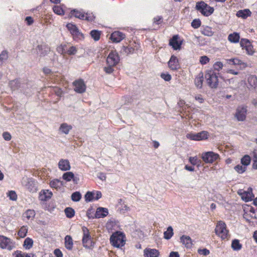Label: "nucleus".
<instances>
[{
    "label": "nucleus",
    "instance_id": "5fc2aeb1",
    "mask_svg": "<svg viewBox=\"0 0 257 257\" xmlns=\"http://www.w3.org/2000/svg\"><path fill=\"white\" fill-rule=\"evenodd\" d=\"M8 58V54L6 51H3L0 54V60L4 63L7 60Z\"/></svg>",
    "mask_w": 257,
    "mask_h": 257
},
{
    "label": "nucleus",
    "instance_id": "69168bd1",
    "mask_svg": "<svg viewBox=\"0 0 257 257\" xmlns=\"http://www.w3.org/2000/svg\"><path fill=\"white\" fill-rule=\"evenodd\" d=\"M197 159L198 158L196 156L193 157H191L189 159V161L192 165L195 166L197 164L196 161Z\"/></svg>",
    "mask_w": 257,
    "mask_h": 257
},
{
    "label": "nucleus",
    "instance_id": "f257e3e1",
    "mask_svg": "<svg viewBox=\"0 0 257 257\" xmlns=\"http://www.w3.org/2000/svg\"><path fill=\"white\" fill-rule=\"evenodd\" d=\"M110 241L112 246L117 248L121 247L125 243V235L120 231H116L111 235Z\"/></svg>",
    "mask_w": 257,
    "mask_h": 257
},
{
    "label": "nucleus",
    "instance_id": "cd10ccee",
    "mask_svg": "<svg viewBox=\"0 0 257 257\" xmlns=\"http://www.w3.org/2000/svg\"><path fill=\"white\" fill-rule=\"evenodd\" d=\"M181 242L187 247H190L192 246V240L190 236L182 235L180 237Z\"/></svg>",
    "mask_w": 257,
    "mask_h": 257
},
{
    "label": "nucleus",
    "instance_id": "5701e85b",
    "mask_svg": "<svg viewBox=\"0 0 257 257\" xmlns=\"http://www.w3.org/2000/svg\"><path fill=\"white\" fill-rule=\"evenodd\" d=\"M108 214V209L106 208L99 207L97 209L95 213V217L96 218H103Z\"/></svg>",
    "mask_w": 257,
    "mask_h": 257
},
{
    "label": "nucleus",
    "instance_id": "a18cd8bd",
    "mask_svg": "<svg viewBox=\"0 0 257 257\" xmlns=\"http://www.w3.org/2000/svg\"><path fill=\"white\" fill-rule=\"evenodd\" d=\"M74 177V174L72 172H67L65 173L62 176V178L66 181H70Z\"/></svg>",
    "mask_w": 257,
    "mask_h": 257
},
{
    "label": "nucleus",
    "instance_id": "6e6552de",
    "mask_svg": "<svg viewBox=\"0 0 257 257\" xmlns=\"http://www.w3.org/2000/svg\"><path fill=\"white\" fill-rule=\"evenodd\" d=\"M73 86H74V91L77 93H83L86 91V86L84 80L82 79L75 80L73 82Z\"/></svg>",
    "mask_w": 257,
    "mask_h": 257
},
{
    "label": "nucleus",
    "instance_id": "774afa93",
    "mask_svg": "<svg viewBox=\"0 0 257 257\" xmlns=\"http://www.w3.org/2000/svg\"><path fill=\"white\" fill-rule=\"evenodd\" d=\"M54 253L57 257H63V254L59 249H55Z\"/></svg>",
    "mask_w": 257,
    "mask_h": 257
},
{
    "label": "nucleus",
    "instance_id": "c85d7f7f",
    "mask_svg": "<svg viewBox=\"0 0 257 257\" xmlns=\"http://www.w3.org/2000/svg\"><path fill=\"white\" fill-rule=\"evenodd\" d=\"M26 184L25 185L26 188L30 191H33L36 190L34 181L32 178H28L26 181Z\"/></svg>",
    "mask_w": 257,
    "mask_h": 257
},
{
    "label": "nucleus",
    "instance_id": "c03bdc74",
    "mask_svg": "<svg viewBox=\"0 0 257 257\" xmlns=\"http://www.w3.org/2000/svg\"><path fill=\"white\" fill-rule=\"evenodd\" d=\"M27 232L28 229L27 227L23 226L19 230L18 234L20 237L24 238L26 236Z\"/></svg>",
    "mask_w": 257,
    "mask_h": 257
},
{
    "label": "nucleus",
    "instance_id": "20e7f679",
    "mask_svg": "<svg viewBox=\"0 0 257 257\" xmlns=\"http://www.w3.org/2000/svg\"><path fill=\"white\" fill-rule=\"evenodd\" d=\"M215 233L222 239H227L229 236L228 230L226 229L225 223L219 221L218 222L215 229Z\"/></svg>",
    "mask_w": 257,
    "mask_h": 257
},
{
    "label": "nucleus",
    "instance_id": "6e6d98bb",
    "mask_svg": "<svg viewBox=\"0 0 257 257\" xmlns=\"http://www.w3.org/2000/svg\"><path fill=\"white\" fill-rule=\"evenodd\" d=\"M160 76L166 81H169L172 78L171 75L169 73H161Z\"/></svg>",
    "mask_w": 257,
    "mask_h": 257
},
{
    "label": "nucleus",
    "instance_id": "680f3d73",
    "mask_svg": "<svg viewBox=\"0 0 257 257\" xmlns=\"http://www.w3.org/2000/svg\"><path fill=\"white\" fill-rule=\"evenodd\" d=\"M3 137L6 141H10L11 140L12 136L11 134L7 132H5L3 134Z\"/></svg>",
    "mask_w": 257,
    "mask_h": 257
},
{
    "label": "nucleus",
    "instance_id": "0e129e2a",
    "mask_svg": "<svg viewBox=\"0 0 257 257\" xmlns=\"http://www.w3.org/2000/svg\"><path fill=\"white\" fill-rule=\"evenodd\" d=\"M163 21V18L161 16H157L154 19V23L159 25L161 24Z\"/></svg>",
    "mask_w": 257,
    "mask_h": 257
},
{
    "label": "nucleus",
    "instance_id": "6ab92c4d",
    "mask_svg": "<svg viewBox=\"0 0 257 257\" xmlns=\"http://www.w3.org/2000/svg\"><path fill=\"white\" fill-rule=\"evenodd\" d=\"M125 38V35L119 31H115L113 32L110 36V39L113 42H120Z\"/></svg>",
    "mask_w": 257,
    "mask_h": 257
},
{
    "label": "nucleus",
    "instance_id": "dca6fc26",
    "mask_svg": "<svg viewBox=\"0 0 257 257\" xmlns=\"http://www.w3.org/2000/svg\"><path fill=\"white\" fill-rule=\"evenodd\" d=\"M71 14L77 18L81 20H86L88 21H92L94 18L93 16H88L87 14L85 15L82 12L76 10L71 11Z\"/></svg>",
    "mask_w": 257,
    "mask_h": 257
},
{
    "label": "nucleus",
    "instance_id": "ea45409f",
    "mask_svg": "<svg viewBox=\"0 0 257 257\" xmlns=\"http://www.w3.org/2000/svg\"><path fill=\"white\" fill-rule=\"evenodd\" d=\"M95 192L88 191L85 195V199L86 202H91L94 199Z\"/></svg>",
    "mask_w": 257,
    "mask_h": 257
},
{
    "label": "nucleus",
    "instance_id": "c9c22d12",
    "mask_svg": "<svg viewBox=\"0 0 257 257\" xmlns=\"http://www.w3.org/2000/svg\"><path fill=\"white\" fill-rule=\"evenodd\" d=\"M50 185L51 187L58 189L61 187L62 183L59 180L54 179L50 182Z\"/></svg>",
    "mask_w": 257,
    "mask_h": 257
},
{
    "label": "nucleus",
    "instance_id": "39448f33",
    "mask_svg": "<svg viewBox=\"0 0 257 257\" xmlns=\"http://www.w3.org/2000/svg\"><path fill=\"white\" fill-rule=\"evenodd\" d=\"M83 236L82 238V243L85 248H92L93 247L94 242L92 240L88 229L86 227H82Z\"/></svg>",
    "mask_w": 257,
    "mask_h": 257
},
{
    "label": "nucleus",
    "instance_id": "9b49d317",
    "mask_svg": "<svg viewBox=\"0 0 257 257\" xmlns=\"http://www.w3.org/2000/svg\"><path fill=\"white\" fill-rule=\"evenodd\" d=\"M187 138L194 141H201L208 138V133L202 131L197 134L189 133L186 135Z\"/></svg>",
    "mask_w": 257,
    "mask_h": 257
},
{
    "label": "nucleus",
    "instance_id": "393cba45",
    "mask_svg": "<svg viewBox=\"0 0 257 257\" xmlns=\"http://www.w3.org/2000/svg\"><path fill=\"white\" fill-rule=\"evenodd\" d=\"M228 61L229 64H231L232 63L233 65H239L240 69H244L247 66L246 63L237 58L230 59L228 60Z\"/></svg>",
    "mask_w": 257,
    "mask_h": 257
},
{
    "label": "nucleus",
    "instance_id": "37998d69",
    "mask_svg": "<svg viewBox=\"0 0 257 257\" xmlns=\"http://www.w3.org/2000/svg\"><path fill=\"white\" fill-rule=\"evenodd\" d=\"M33 241L31 238L29 237L26 238L24 242V246L26 249H30L33 246Z\"/></svg>",
    "mask_w": 257,
    "mask_h": 257
},
{
    "label": "nucleus",
    "instance_id": "72a5a7b5",
    "mask_svg": "<svg viewBox=\"0 0 257 257\" xmlns=\"http://www.w3.org/2000/svg\"><path fill=\"white\" fill-rule=\"evenodd\" d=\"M35 211L34 210L28 209L23 214V217L28 220H32L35 216Z\"/></svg>",
    "mask_w": 257,
    "mask_h": 257
},
{
    "label": "nucleus",
    "instance_id": "4468645a",
    "mask_svg": "<svg viewBox=\"0 0 257 257\" xmlns=\"http://www.w3.org/2000/svg\"><path fill=\"white\" fill-rule=\"evenodd\" d=\"M66 27L74 38H77L79 39H83V35L79 31L78 29L75 25L69 23Z\"/></svg>",
    "mask_w": 257,
    "mask_h": 257
},
{
    "label": "nucleus",
    "instance_id": "ddd939ff",
    "mask_svg": "<svg viewBox=\"0 0 257 257\" xmlns=\"http://www.w3.org/2000/svg\"><path fill=\"white\" fill-rule=\"evenodd\" d=\"M238 194L241 196L242 199L245 202H248L251 200L252 198L254 197L252 188L250 187H249L247 191H243L242 190H239Z\"/></svg>",
    "mask_w": 257,
    "mask_h": 257
},
{
    "label": "nucleus",
    "instance_id": "1a4fd4ad",
    "mask_svg": "<svg viewBox=\"0 0 257 257\" xmlns=\"http://www.w3.org/2000/svg\"><path fill=\"white\" fill-rule=\"evenodd\" d=\"M0 247L11 250L15 247V245L10 238L0 235Z\"/></svg>",
    "mask_w": 257,
    "mask_h": 257
},
{
    "label": "nucleus",
    "instance_id": "4d7b16f0",
    "mask_svg": "<svg viewBox=\"0 0 257 257\" xmlns=\"http://www.w3.org/2000/svg\"><path fill=\"white\" fill-rule=\"evenodd\" d=\"M213 67L215 70L218 71L223 67V64L221 62H216L213 65Z\"/></svg>",
    "mask_w": 257,
    "mask_h": 257
},
{
    "label": "nucleus",
    "instance_id": "f704fd0d",
    "mask_svg": "<svg viewBox=\"0 0 257 257\" xmlns=\"http://www.w3.org/2000/svg\"><path fill=\"white\" fill-rule=\"evenodd\" d=\"M173 229L172 226H169L166 231L164 232V237L166 239H170L173 235Z\"/></svg>",
    "mask_w": 257,
    "mask_h": 257
},
{
    "label": "nucleus",
    "instance_id": "f03ea898",
    "mask_svg": "<svg viewBox=\"0 0 257 257\" xmlns=\"http://www.w3.org/2000/svg\"><path fill=\"white\" fill-rule=\"evenodd\" d=\"M219 73L215 72L214 71L210 70L205 74V78L209 86L211 88H216L218 85Z\"/></svg>",
    "mask_w": 257,
    "mask_h": 257
},
{
    "label": "nucleus",
    "instance_id": "58836bf2",
    "mask_svg": "<svg viewBox=\"0 0 257 257\" xmlns=\"http://www.w3.org/2000/svg\"><path fill=\"white\" fill-rule=\"evenodd\" d=\"M231 247L234 250H239L242 247V245L238 239H234L232 241Z\"/></svg>",
    "mask_w": 257,
    "mask_h": 257
},
{
    "label": "nucleus",
    "instance_id": "052dcab7",
    "mask_svg": "<svg viewBox=\"0 0 257 257\" xmlns=\"http://www.w3.org/2000/svg\"><path fill=\"white\" fill-rule=\"evenodd\" d=\"M113 66H114L108 65L107 67H105L104 68V71L107 74H111L114 71V69L113 68Z\"/></svg>",
    "mask_w": 257,
    "mask_h": 257
},
{
    "label": "nucleus",
    "instance_id": "4c0bfd02",
    "mask_svg": "<svg viewBox=\"0 0 257 257\" xmlns=\"http://www.w3.org/2000/svg\"><path fill=\"white\" fill-rule=\"evenodd\" d=\"M64 212L67 217L71 218L75 215V211L71 207H67L65 209Z\"/></svg>",
    "mask_w": 257,
    "mask_h": 257
},
{
    "label": "nucleus",
    "instance_id": "e433bc0d",
    "mask_svg": "<svg viewBox=\"0 0 257 257\" xmlns=\"http://www.w3.org/2000/svg\"><path fill=\"white\" fill-rule=\"evenodd\" d=\"M9 86L13 90L17 89L20 86V81L18 79L12 80L9 82Z\"/></svg>",
    "mask_w": 257,
    "mask_h": 257
},
{
    "label": "nucleus",
    "instance_id": "473e14b6",
    "mask_svg": "<svg viewBox=\"0 0 257 257\" xmlns=\"http://www.w3.org/2000/svg\"><path fill=\"white\" fill-rule=\"evenodd\" d=\"M52 195L51 192H49L48 190H44L43 194H41L40 195V199L42 201H47L51 198Z\"/></svg>",
    "mask_w": 257,
    "mask_h": 257
},
{
    "label": "nucleus",
    "instance_id": "79ce46f5",
    "mask_svg": "<svg viewBox=\"0 0 257 257\" xmlns=\"http://www.w3.org/2000/svg\"><path fill=\"white\" fill-rule=\"evenodd\" d=\"M250 163V158L248 155L244 156L241 159V164L246 167Z\"/></svg>",
    "mask_w": 257,
    "mask_h": 257
},
{
    "label": "nucleus",
    "instance_id": "bf43d9fd",
    "mask_svg": "<svg viewBox=\"0 0 257 257\" xmlns=\"http://www.w3.org/2000/svg\"><path fill=\"white\" fill-rule=\"evenodd\" d=\"M209 58L206 56L200 57L199 60L200 63L203 65L207 64L209 62Z\"/></svg>",
    "mask_w": 257,
    "mask_h": 257
},
{
    "label": "nucleus",
    "instance_id": "aec40b11",
    "mask_svg": "<svg viewBox=\"0 0 257 257\" xmlns=\"http://www.w3.org/2000/svg\"><path fill=\"white\" fill-rule=\"evenodd\" d=\"M168 66L172 70H176L179 68L180 66L177 58L172 55L168 62Z\"/></svg>",
    "mask_w": 257,
    "mask_h": 257
},
{
    "label": "nucleus",
    "instance_id": "c756f323",
    "mask_svg": "<svg viewBox=\"0 0 257 257\" xmlns=\"http://www.w3.org/2000/svg\"><path fill=\"white\" fill-rule=\"evenodd\" d=\"M239 34L236 32L230 34L228 36V40L231 43H236L239 41Z\"/></svg>",
    "mask_w": 257,
    "mask_h": 257
},
{
    "label": "nucleus",
    "instance_id": "e2e57ef3",
    "mask_svg": "<svg viewBox=\"0 0 257 257\" xmlns=\"http://www.w3.org/2000/svg\"><path fill=\"white\" fill-rule=\"evenodd\" d=\"M16 255V257H30L27 254L22 253L21 251H16L14 253V255Z\"/></svg>",
    "mask_w": 257,
    "mask_h": 257
},
{
    "label": "nucleus",
    "instance_id": "a211bd4d",
    "mask_svg": "<svg viewBox=\"0 0 257 257\" xmlns=\"http://www.w3.org/2000/svg\"><path fill=\"white\" fill-rule=\"evenodd\" d=\"M247 109L244 107H238L236 111L235 117L238 121H243L245 119Z\"/></svg>",
    "mask_w": 257,
    "mask_h": 257
},
{
    "label": "nucleus",
    "instance_id": "f8f14e48",
    "mask_svg": "<svg viewBox=\"0 0 257 257\" xmlns=\"http://www.w3.org/2000/svg\"><path fill=\"white\" fill-rule=\"evenodd\" d=\"M244 211L243 217L246 221L250 223L251 218L257 220V209H254L253 207H250L248 210Z\"/></svg>",
    "mask_w": 257,
    "mask_h": 257
},
{
    "label": "nucleus",
    "instance_id": "7ed1b4c3",
    "mask_svg": "<svg viewBox=\"0 0 257 257\" xmlns=\"http://www.w3.org/2000/svg\"><path fill=\"white\" fill-rule=\"evenodd\" d=\"M196 9L203 15L206 17L211 15L214 12V8L213 7L208 6L203 1L197 3Z\"/></svg>",
    "mask_w": 257,
    "mask_h": 257
},
{
    "label": "nucleus",
    "instance_id": "603ef678",
    "mask_svg": "<svg viewBox=\"0 0 257 257\" xmlns=\"http://www.w3.org/2000/svg\"><path fill=\"white\" fill-rule=\"evenodd\" d=\"M201 33L204 35L207 36H211L213 35V33H212V31L211 30V28L209 27H207V28L204 29L201 31Z\"/></svg>",
    "mask_w": 257,
    "mask_h": 257
},
{
    "label": "nucleus",
    "instance_id": "b1692460",
    "mask_svg": "<svg viewBox=\"0 0 257 257\" xmlns=\"http://www.w3.org/2000/svg\"><path fill=\"white\" fill-rule=\"evenodd\" d=\"M203 82V74L202 72H200L195 78L194 83L197 88L201 89L202 87Z\"/></svg>",
    "mask_w": 257,
    "mask_h": 257
},
{
    "label": "nucleus",
    "instance_id": "a19ab883",
    "mask_svg": "<svg viewBox=\"0 0 257 257\" xmlns=\"http://www.w3.org/2000/svg\"><path fill=\"white\" fill-rule=\"evenodd\" d=\"M91 37L95 40L98 41L100 39V32L97 30H93L90 32Z\"/></svg>",
    "mask_w": 257,
    "mask_h": 257
},
{
    "label": "nucleus",
    "instance_id": "13d9d810",
    "mask_svg": "<svg viewBox=\"0 0 257 257\" xmlns=\"http://www.w3.org/2000/svg\"><path fill=\"white\" fill-rule=\"evenodd\" d=\"M77 52V49L74 46L70 47L67 50V53L68 55H74Z\"/></svg>",
    "mask_w": 257,
    "mask_h": 257
},
{
    "label": "nucleus",
    "instance_id": "4be33fe9",
    "mask_svg": "<svg viewBox=\"0 0 257 257\" xmlns=\"http://www.w3.org/2000/svg\"><path fill=\"white\" fill-rule=\"evenodd\" d=\"M58 168L62 171H68L70 169V164L67 159H61L58 163Z\"/></svg>",
    "mask_w": 257,
    "mask_h": 257
},
{
    "label": "nucleus",
    "instance_id": "bb28decb",
    "mask_svg": "<svg viewBox=\"0 0 257 257\" xmlns=\"http://www.w3.org/2000/svg\"><path fill=\"white\" fill-rule=\"evenodd\" d=\"M247 82L251 87L257 88V77L254 75H250L247 78Z\"/></svg>",
    "mask_w": 257,
    "mask_h": 257
},
{
    "label": "nucleus",
    "instance_id": "f3484780",
    "mask_svg": "<svg viewBox=\"0 0 257 257\" xmlns=\"http://www.w3.org/2000/svg\"><path fill=\"white\" fill-rule=\"evenodd\" d=\"M179 37L178 35H174L169 41V45L172 47L174 50L180 49L182 42L179 41Z\"/></svg>",
    "mask_w": 257,
    "mask_h": 257
},
{
    "label": "nucleus",
    "instance_id": "49530a36",
    "mask_svg": "<svg viewBox=\"0 0 257 257\" xmlns=\"http://www.w3.org/2000/svg\"><path fill=\"white\" fill-rule=\"evenodd\" d=\"M234 169L236 172H237L239 174H242L244 173L246 170V167L241 165H237L234 167Z\"/></svg>",
    "mask_w": 257,
    "mask_h": 257
},
{
    "label": "nucleus",
    "instance_id": "3c124183",
    "mask_svg": "<svg viewBox=\"0 0 257 257\" xmlns=\"http://www.w3.org/2000/svg\"><path fill=\"white\" fill-rule=\"evenodd\" d=\"M53 9L54 12L56 14L59 15L64 14V11L60 6H55L53 7Z\"/></svg>",
    "mask_w": 257,
    "mask_h": 257
},
{
    "label": "nucleus",
    "instance_id": "8fccbe9b",
    "mask_svg": "<svg viewBox=\"0 0 257 257\" xmlns=\"http://www.w3.org/2000/svg\"><path fill=\"white\" fill-rule=\"evenodd\" d=\"M7 196L9 197L10 200L13 201H16L17 199V195L14 191H9L7 193Z\"/></svg>",
    "mask_w": 257,
    "mask_h": 257
},
{
    "label": "nucleus",
    "instance_id": "de8ad7c7",
    "mask_svg": "<svg viewBox=\"0 0 257 257\" xmlns=\"http://www.w3.org/2000/svg\"><path fill=\"white\" fill-rule=\"evenodd\" d=\"M81 198V194L79 192H75L71 195V199L74 202L79 201Z\"/></svg>",
    "mask_w": 257,
    "mask_h": 257
},
{
    "label": "nucleus",
    "instance_id": "2f4dec72",
    "mask_svg": "<svg viewBox=\"0 0 257 257\" xmlns=\"http://www.w3.org/2000/svg\"><path fill=\"white\" fill-rule=\"evenodd\" d=\"M73 240L70 235H66L65 237V246L69 250H71L73 247Z\"/></svg>",
    "mask_w": 257,
    "mask_h": 257
},
{
    "label": "nucleus",
    "instance_id": "2eb2a0df",
    "mask_svg": "<svg viewBox=\"0 0 257 257\" xmlns=\"http://www.w3.org/2000/svg\"><path fill=\"white\" fill-rule=\"evenodd\" d=\"M37 54L40 57H44L47 55L50 51V47L46 44L38 45L36 48Z\"/></svg>",
    "mask_w": 257,
    "mask_h": 257
},
{
    "label": "nucleus",
    "instance_id": "a878e982",
    "mask_svg": "<svg viewBox=\"0 0 257 257\" xmlns=\"http://www.w3.org/2000/svg\"><path fill=\"white\" fill-rule=\"evenodd\" d=\"M251 13L249 9H244L242 10H239L236 13V16L239 18L245 19L248 17L251 16Z\"/></svg>",
    "mask_w": 257,
    "mask_h": 257
},
{
    "label": "nucleus",
    "instance_id": "7c9ffc66",
    "mask_svg": "<svg viewBox=\"0 0 257 257\" xmlns=\"http://www.w3.org/2000/svg\"><path fill=\"white\" fill-rule=\"evenodd\" d=\"M72 129V126L66 123H62L59 127V131L63 134H68Z\"/></svg>",
    "mask_w": 257,
    "mask_h": 257
},
{
    "label": "nucleus",
    "instance_id": "412c9836",
    "mask_svg": "<svg viewBox=\"0 0 257 257\" xmlns=\"http://www.w3.org/2000/svg\"><path fill=\"white\" fill-rule=\"evenodd\" d=\"M160 252L158 249L155 248H146L144 250V257H158Z\"/></svg>",
    "mask_w": 257,
    "mask_h": 257
},
{
    "label": "nucleus",
    "instance_id": "423d86ee",
    "mask_svg": "<svg viewBox=\"0 0 257 257\" xmlns=\"http://www.w3.org/2000/svg\"><path fill=\"white\" fill-rule=\"evenodd\" d=\"M218 154L213 152H207L202 154L201 158L206 163H212L219 159Z\"/></svg>",
    "mask_w": 257,
    "mask_h": 257
},
{
    "label": "nucleus",
    "instance_id": "338daca9",
    "mask_svg": "<svg viewBox=\"0 0 257 257\" xmlns=\"http://www.w3.org/2000/svg\"><path fill=\"white\" fill-rule=\"evenodd\" d=\"M198 252L200 254H203L204 255H207L209 254L210 251L208 249L206 248H204L202 249H198Z\"/></svg>",
    "mask_w": 257,
    "mask_h": 257
},
{
    "label": "nucleus",
    "instance_id": "09e8293b",
    "mask_svg": "<svg viewBox=\"0 0 257 257\" xmlns=\"http://www.w3.org/2000/svg\"><path fill=\"white\" fill-rule=\"evenodd\" d=\"M122 51L124 52L125 54H133L134 53L135 49L132 47H125L123 46L122 48Z\"/></svg>",
    "mask_w": 257,
    "mask_h": 257
},
{
    "label": "nucleus",
    "instance_id": "864d4df0",
    "mask_svg": "<svg viewBox=\"0 0 257 257\" xmlns=\"http://www.w3.org/2000/svg\"><path fill=\"white\" fill-rule=\"evenodd\" d=\"M201 25V21L199 19H195L191 23V26L194 29L198 28Z\"/></svg>",
    "mask_w": 257,
    "mask_h": 257
},
{
    "label": "nucleus",
    "instance_id": "0eeeda50",
    "mask_svg": "<svg viewBox=\"0 0 257 257\" xmlns=\"http://www.w3.org/2000/svg\"><path fill=\"white\" fill-rule=\"evenodd\" d=\"M119 61V57L116 51H112L108 55L106 63L108 65L115 66Z\"/></svg>",
    "mask_w": 257,
    "mask_h": 257
},
{
    "label": "nucleus",
    "instance_id": "9d476101",
    "mask_svg": "<svg viewBox=\"0 0 257 257\" xmlns=\"http://www.w3.org/2000/svg\"><path fill=\"white\" fill-rule=\"evenodd\" d=\"M240 45L242 49H245L246 53L249 55H252L254 53L253 46L251 42L247 39H241L240 41Z\"/></svg>",
    "mask_w": 257,
    "mask_h": 257
}]
</instances>
